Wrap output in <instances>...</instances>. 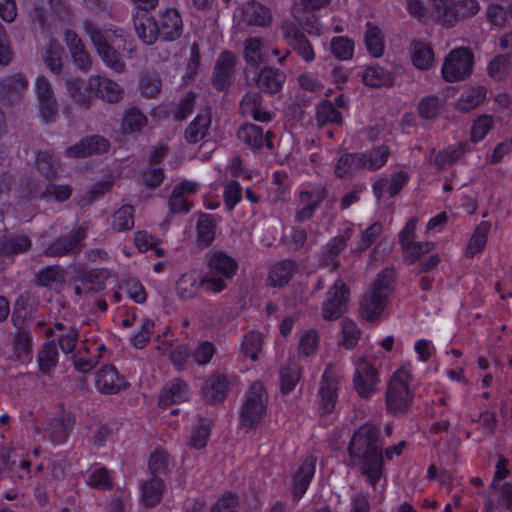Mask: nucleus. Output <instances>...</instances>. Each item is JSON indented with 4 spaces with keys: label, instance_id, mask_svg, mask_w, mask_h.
<instances>
[{
    "label": "nucleus",
    "instance_id": "obj_1",
    "mask_svg": "<svg viewBox=\"0 0 512 512\" xmlns=\"http://www.w3.org/2000/svg\"><path fill=\"white\" fill-rule=\"evenodd\" d=\"M348 458L349 464L356 466L377 490L383 471V442L375 425L366 423L354 432L348 446Z\"/></svg>",
    "mask_w": 512,
    "mask_h": 512
},
{
    "label": "nucleus",
    "instance_id": "obj_2",
    "mask_svg": "<svg viewBox=\"0 0 512 512\" xmlns=\"http://www.w3.org/2000/svg\"><path fill=\"white\" fill-rule=\"evenodd\" d=\"M84 29L103 62L112 70L122 73L125 70V63L119 50L125 49L126 33L121 29L101 31L91 21H85Z\"/></svg>",
    "mask_w": 512,
    "mask_h": 512
},
{
    "label": "nucleus",
    "instance_id": "obj_3",
    "mask_svg": "<svg viewBox=\"0 0 512 512\" xmlns=\"http://www.w3.org/2000/svg\"><path fill=\"white\" fill-rule=\"evenodd\" d=\"M238 270V262L224 251H214L208 256V271L201 278L203 289L220 293L227 288Z\"/></svg>",
    "mask_w": 512,
    "mask_h": 512
},
{
    "label": "nucleus",
    "instance_id": "obj_4",
    "mask_svg": "<svg viewBox=\"0 0 512 512\" xmlns=\"http://www.w3.org/2000/svg\"><path fill=\"white\" fill-rule=\"evenodd\" d=\"M393 279L394 270L392 268L383 269L377 275L371 290L361 301L362 316L368 321L376 320L384 310Z\"/></svg>",
    "mask_w": 512,
    "mask_h": 512
},
{
    "label": "nucleus",
    "instance_id": "obj_5",
    "mask_svg": "<svg viewBox=\"0 0 512 512\" xmlns=\"http://www.w3.org/2000/svg\"><path fill=\"white\" fill-rule=\"evenodd\" d=\"M409 375L405 370L396 371L386 390V409L392 415H403L412 403L413 395L409 389Z\"/></svg>",
    "mask_w": 512,
    "mask_h": 512
},
{
    "label": "nucleus",
    "instance_id": "obj_6",
    "mask_svg": "<svg viewBox=\"0 0 512 512\" xmlns=\"http://www.w3.org/2000/svg\"><path fill=\"white\" fill-rule=\"evenodd\" d=\"M267 395L261 382H254L248 389L240 411L242 427L252 429L262 420L266 410Z\"/></svg>",
    "mask_w": 512,
    "mask_h": 512
},
{
    "label": "nucleus",
    "instance_id": "obj_7",
    "mask_svg": "<svg viewBox=\"0 0 512 512\" xmlns=\"http://www.w3.org/2000/svg\"><path fill=\"white\" fill-rule=\"evenodd\" d=\"M473 54L467 48H456L449 52L442 66V75L447 82L462 81L472 73Z\"/></svg>",
    "mask_w": 512,
    "mask_h": 512
},
{
    "label": "nucleus",
    "instance_id": "obj_8",
    "mask_svg": "<svg viewBox=\"0 0 512 512\" xmlns=\"http://www.w3.org/2000/svg\"><path fill=\"white\" fill-rule=\"evenodd\" d=\"M88 227L84 224L73 229L66 235H62L51 242L43 254L48 257H63L79 254L83 247V240L87 236Z\"/></svg>",
    "mask_w": 512,
    "mask_h": 512
},
{
    "label": "nucleus",
    "instance_id": "obj_9",
    "mask_svg": "<svg viewBox=\"0 0 512 512\" xmlns=\"http://www.w3.org/2000/svg\"><path fill=\"white\" fill-rule=\"evenodd\" d=\"M350 292L341 279H337L328 289L322 303V317L328 321L339 319L347 310Z\"/></svg>",
    "mask_w": 512,
    "mask_h": 512
},
{
    "label": "nucleus",
    "instance_id": "obj_10",
    "mask_svg": "<svg viewBox=\"0 0 512 512\" xmlns=\"http://www.w3.org/2000/svg\"><path fill=\"white\" fill-rule=\"evenodd\" d=\"M199 184L194 181L184 180L177 184L168 198L169 213L163 224L169 225L171 216L174 214H187L193 203L188 199L189 196L197 192Z\"/></svg>",
    "mask_w": 512,
    "mask_h": 512
},
{
    "label": "nucleus",
    "instance_id": "obj_11",
    "mask_svg": "<svg viewBox=\"0 0 512 512\" xmlns=\"http://www.w3.org/2000/svg\"><path fill=\"white\" fill-rule=\"evenodd\" d=\"M236 64L237 58L232 52L224 50L219 54L211 76V83L216 90L225 91L232 85Z\"/></svg>",
    "mask_w": 512,
    "mask_h": 512
},
{
    "label": "nucleus",
    "instance_id": "obj_12",
    "mask_svg": "<svg viewBox=\"0 0 512 512\" xmlns=\"http://www.w3.org/2000/svg\"><path fill=\"white\" fill-rule=\"evenodd\" d=\"M281 29L284 39L299 57L308 63L315 60L313 46L297 24L286 22Z\"/></svg>",
    "mask_w": 512,
    "mask_h": 512
},
{
    "label": "nucleus",
    "instance_id": "obj_13",
    "mask_svg": "<svg viewBox=\"0 0 512 512\" xmlns=\"http://www.w3.org/2000/svg\"><path fill=\"white\" fill-rule=\"evenodd\" d=\"M378 382V374L374 366L364 358H360L353 377V386L357 394L368 399L375 393Z\"/></svg>",
    "mask_w": 512,
    "mask_h": 512
},
{
    "label": "nucleus",
    "instance_id": "obj_14",
    "mask_svg": "<svg viewBox=\"0 0 512 512\" xmlns=\"http://www.w3.org/2000/svg\"><path fill=\"white\" fill-rule=\"evenodd\" d=\"M155 18L161 39L174 41L181 36L183 32V22L177 9L166 8L159 10Z\"/></svg>",
    "mask_w": 512,
    "mask_h": 512
},
{
    "label": "nucleus",
    "instance_id": "obj_15",
    "mask_svg": "<svg viewBox=\"0 0 512 512\" xmlns=\"http://www.w3.org/2000/svg\"><path fill=\"white\" fill-rule=\"evenodd\" d=\"M339 385V377L331 366H327L322 375L319 388L320 408L325 413H330L334 410L338 399Z\"/></svg>",
    "mask_w": 512,
    "mask_h": 512
},
{
    "label": "nucleus",
    "instance_id": "obj_16",
    "mask_svg": "<svg viewBox=\"0 0 512 512\" xmlns=\"http://www.w3.org/2000/svg\"><path fill=\"white\" fill-rule=\"evenodd\" d=\"M109 271L95 268L81 273L76 279L75 294L82 296L87 293H97L105 289Z\"/></svg>",
    "mask_w": 512,
    "mask_h": 512
},
{
    "label": "nucleus",
    "instance_id": "obj_17",
    "mask_svg": "<svg viewBox=\"0 0 512 512\" xmlns=\"http://www.w3.org/2000/svg\"><path fill=\"white\" fill-rule=\"evenodd\" d=\"M88 86L96 97L108 103H117L123 98V88L106 77L92 75L88 79Z\"/></svg>",
    "mask_w": 512,
    "mask_h": 512
},
{
    "label": "nucleus",
    "instance_id": "obj_18",
    "mask_svg": "<svg viewBox=\"0 0 512 512\" xmlns=\"http://www.w3.org/2000/svg\"><path fill=\"white\" fill-rule=\"evenodd\" d=\"M128 386V382L114 365H105L96 374V387L103 394H116Z\"/></svg>",
    "mask_w": 512,
    "mask_h": 512
},
{
    "label": "nucleus",
    "instance_id": "obj_19",
    "mask_svg": "<svg viewBox=\"0 0 512 512\" xmlns=\"http://www.w3.org/2000/svg\"><path fill=\"white\" fill-rule=\"evenodd\" d=\"M110 147L109 141L100 135H93L83 138L75 145L66 149V154L73 158H85L95 154H102L108 151Z\"/></svg>",
    "mask_w": 512,
    "mask_h": 512
},
{
    "label": "nucleus",
    "instance_id": "obj_20",
    "mask_svg": "<svg viewBox=\"0 0 512 512\" xmlns=\"http://www.w3.org/2000/svg\"><path fill=\"white\" fill-rule=\"evenodd\" d=\"M285 81L286 74L282 70L270 66L260 69L255 78L259 90L268 94L280 92Z\"/></svg>",
    "mask_w": 512,
    "mask_h": 512
},
{
    "label": "nucleus",
    "instance_id": "obj_21",
    "mask_svg": "<svg viewBox=\"0 0 512 512\" xmlns=\"http://www.w3.org/2000/svg\"><path fill=\"white\" fill-rule=\"evenodd\" d=\"M243 21L249 26L267 27L273 16L269 7L257 1H249L242 8Z\"/></svg>",
    "mask_w": 512,
    "mask_h": 512
},
{
    "label": "nucleus",
    "instance_id": "obj_22",
    "mask_svg": "<svg viewBox=\"0 0 512 512\" xmlns=\"http://www.w3.org/2000/svg\"><path fill=\"white\" fill-rule=\"evenodd\" d=\"M32 241L26 234L8 233L0 236V256L13 257L30 250Z\"/></svg>",
    "mask_w": 512,
    "mask_h": 512
},
{
    "label": "nucleus",
    "instance_id": "obj_23",
    "mask_svg": "<svg viewBox=\"0 0 512 512\" xmlns=\"http://www.w3.org/2000/svg\"><path fill=\"white\" fill-rule=\"evenodd\" d=\"M189 397L190 390L187 383L177 378L162 389L159 396V405L161 407H168L175 403L188 401Z\"/></svg>",
    "mask_w": 512,
    "mask_h": 512
},
{
    "label": "nucleus",
    "instance_id": "obj_24",
    "mask_svg": "<svg viewBox=\"0 0 512 512\" xmlns=\"http://www.w3.org/2000/svg\"><path fill=\"white\" fill-rule=\"evenodd\" d=\"M409 176L407 172L398 171L391 178H380L373 184V192L377 199L382 198L385 194L390 197L397 195L407 183Z\"/></svg>",
    "mask_w": 512,
    "mask_h": 512
},
{
    "label": "nucleus",
    "instance_id": "obj_25",
    "mask_svg": "<svg viewBox=\"0 0 512 512\" xmlns=\"http://www.w3.org/2000/svg\"><path fill=\"white\" fill-rule=\"evenodd\" d=\"M228 388V377L224 374L214 373L205 382L203 396L211 403L222 402L226 398Z\"/></svg>",
    "mask_w": 512,
    "mask_h": 512
},
{
    "label": "nucleus",
    "instance_id": "obj_26",
    "mask_svg": "<svg viewBox=\"0 0 512 512\" xmlns=\"http://www.w3.org/2000/svg\"><path fill=\"white\" fill-rule=\"evenodd\" d=\"M315 473V459L309 457L299 466L293 478V497L299 500L306 492Z\"/></svg>",
    "mask_w": 512,
    "mask_h": 512
},
{
    "label": "nucleus",
    "instance_id": "obj_27",
    "mask_svg": "<svg viewBox=\"0 0 512 512\" xmlns=\"http://www.w3.org/2000/svg\"><path fill=\"white\" fill-rule=\"evenodd\" d=\"M134 28L140 41L152 45L159 38L155 16L142 13L134 18Z\"/></svg>",
    "mask_w": 512,
    "mask_h": 512
},
{
    "label": "nucleus",
    "instance_id": "obj_28",
    "mask_svg": "<svg viewBox=\"0 0 512 512\" xmlns=\"http://www.w3.org/2000/svg\"><path fill=\"white\" fill-rule=\"evenodd\" d=\"M73 425L74 418L68 413H63L58 417L51 418L45 430L53 443L61 444L68 437Z\"/></svg>",
    "mask_w": 512,
    "mask_h": 512
},
{
    "label": "nucleus",
    "instance_id": "obj_29",
    "mask_svg": "<svg viewBox=\"0 0 512 512\" xmlns=\"http://www.w3.org/2000/svg\"><path fill=\"white\" fill-rule=\"evenodd\" d=\"M349 236L337 235L333 237L324 247L320 258L321 264L331 267L333 271L340 266L339 254L346 248Z\"/></svg>",
    "mask_w": 512,
    "mask_h": 512
},
{
    "label": "nucleus",
    "instance_id": "obj_30",
    "mask_svg": "<svg viewBox=\"0 0 512 512\" xmlns=\"http://www.w3.org/2000/svg\"><path fill=\"white\" fill-rule=\"evenodd\" d=\"M298 271V264L293 260H281L275 263L268 276L269 284L273 287L285 286Z\"/></svg>",
    "mask_w": 512,
    "mask_h": 512
},
{
    "label": "nucleus",
    "instance_id": "obj_31",
    "mask_svg": "<svg viewBox=\"0 0 512 512\" xmlns=\"http://www.w3.org/2000/svg\"><path fill=\"white\" fill-rule=\"evenodd\" d=\"M396 74L379 65L367 67L362 75L364 85L370 87H390L395 83Z\"/></svg>",
    "mask_w": 512,
    "mask_h": 512
},
{
    "label": "nucleus",
    "instance_id": "obj_32",
    "mask_svg": "<svg viewBox=\"0 0 512 512\" xmlns=\"http://www.w3.org/2000/svg\"><path fill=\"white\" fill-rule=\"evenodd\" d=\"M412 64L419 70H429L434 64V51L423 41L414 40L410 45Z\"/></svg>",
    "mask_w": 512,
    "mask_h": 512
},
{
    "label": "nucleus",
    "instance_id": "obj_33",
    "mask_svg": "<svg viewBox=\"0 0 512 512\" xmlns=\"http://www.w3.org/2000/svg\"><path fill=\"white\" fill-rule=\"evenodd\" d=\"M58 349L53 340L43 343L37 354L38 369L45 375H50L58 364Z\"/></svg>",
    "mask_w": 512,
    "mask_h": 512
},
{
    "label": "nucleus",
    "instance_id": "obj_34",
    "mask_svg": "<svg viewBox=\"0 0 512 512\" xmlns=\"http://www.w3.org/2000/svg\"><path fill=\"white\" fill-rule=\"evenodd\" d=\"M359 153L363 169L368 171H377L387 163L391 151L388 146L379 145L370 151Z\"/></svg>",
    "mask_w": 512,
    "mask_h": 512
},
{
    "label": "nucleus",
    "instance_id": "obj_35",
    "mask_svg": "<svg viewBox=\"0 0 512 512\" xmlns=\"http://www.w3.org/2000/svg\"><path fill=\"white\" fill-rule=\"evenodd\" d=\"M360 170L364 169L359 152L344 153L335 164V175L338 178H350Z\"/></svg>",
    "mask_w": 512,
    "mask_h": 512
},
{
    "label": "nucleus",
    "instance_id": "obj_36",
    "mask_svg": "<svg viewBox=\"0 0 512 512\" xmlns=\"http://www.w3.org/2000/svg\"><path fill=\"white\" fill-rule=\"evenodd\" d=\"M237 138L252 150H259L264 144L263 129L253 123L242 124L237 131Z\"/></svg>",
    "mask_w": 512,
    "mask_h": 512
},
{
    "label": "nucleus",
    "instance_id": "obj_37",
    "mask_svg": "<svg viewBox=\"0 0 512 512\" xmlns=\"http://www.w3.org/2000/svg\"><path fill=\"white\" fill-rule=\"evenodd\" d=\"M486 99V89L482 86L466 90L458 99L456 108L460 112H470L477 108Z\"/></svg>",
    "mask_w": 512,
    "mask_h": 512
},
{
    "label": "nucleus",
    "instance_id": "obj_38",
    "mask_svg": "<svg viewBox=\"0 0 512 512\" xmlns=\"http://www.w3.org/2000/svg\"><path fill=\"white\" fill-rule=\"evenodd\" d=\"M197 242L200 247H208L215 239L216 223L210 214H201L197 221Z\"/></svg>",
    "mask_w": 512,
    "mask_h": 512
},
{
    "label": "nucleus",
    "instance_id": "obj_39",
    "mask_svg": "<svg viewBox=\"0 0 512 512\" xmlns=\"http://www.w3.org/2000/svg\"><path fill=\"white\" fill-rule=\"evenodd\" d=\"M454 0H432V15L447 27L456 24Z\"/></svg>",
    "mask_w": 512,
    "mask_h": 512
},
{
    "label": "nucleus",
    "instance_id": "obj_40",
    "mask_svg": "<svg viewBox=\"0 0 512 512\" xmlns=\"http://www.w3.org/2000/svg\"><path fill=\"white\" fill-rule=\"evenodd\" d=\"M512 69V57L510 54L495 56L488 64L487 72L489 77L495 81L505 80Z\"/></svg>",
    "mask_w": 512,
    "mask_h": 512
},
{
    "label": "nucleus",
    "instance_id": "obj_41",
    "mask_svg": "<svg viewBox=\"0 0 512 512\" xmlns=\"http://www.w3.org/2000/svg\"><path fill=\"white\" fill-rule=\"evenodd\" d=\"M202 287L201 279H198L196 271H189L184 273L176 283V291L182 299H191L196 294L198 289Z\"/></svg>",
    "mask_w": 512,
    "mask_h": 512
},
{
    "label": "nucleus",
    "instance_id": "obj_42",
    "mask_svg": "<svg viewBox=\"0 0 512 512\" xmlns=\"http://www.w3.org/2000/svg\"><path fill=\"white\" fill-rule=\"evenodd\" d=\"M364 42L367 51L372 57L378 58L383 55L385 44L380 28L368 23L364 34Z\"/></svg>",
    "mask_w": 512,
    "mask_h": 512
},
{
    "label": "nucleus",
    "instance_id": "obj_43",
    "mask_svg": "<svg viewBox=\"0 0 512 512\" xmlns=\"http://www.w3.org/2000/svg\"><path fill=\"white\" fill-rule=\"evenodd\" d=\"M211 119L208 115H198L186 128L185 139L190 144L201 141L208 133Z\"/></svg>",
    "mask_w": 512,
    "mask_h": 512
},
{
    "label": "nucleus",
    "instance_id": "obj_44",
    "mask_svg": "<svg viewBox=\"0 0 512 512\" xmlns=\"http://www.w3.org/2000/svg\"><path fill=\"white\" fill-rule=\"evenodd\" d=\"M164 488V483L161 478H152L145 481L142 485V501L147 507H154L157 505L161 498Z\"/></svg>",
    "mask_w": 512,
    "mask_h": 512
},
{
    "label": "nucleus",
    "instance_id": "obj_45",
    "mask_svg": "<svg viewBox=\"0 0 512 512\" xmlns=\"http://www.w3.org/2000/svg\"><path fill=\"white\" fill-rule=\"evenodd\" d=\"M301 378V368L295 362H289L280 370V389L283 394L290 393Z\"/></svg>",
    "mask_w": 512,
    "mask_h": 512
},
{
    "label": "nucleus",
    "instance_id": "obj_46",
    "mask_svg": "<svg viewBox=\"0 0 512 512\" xmlns=\"http://www.w3.org/2000/svg\"><path fill=\"white\" fill-rule=\"evenodd\" d=\"M244 59L248 65L253 67H258L260 64L266 62L263 53V43L260 38L250 37L245 40Z\"/></svg>",
    "mask_w": 512,
    "mask_h": 512
},
{
    "label": "nucleus",
    "instance_id": "obj_47",
    "mask_svg": "<svg viewBox=\"0 0 512 512\" xmlns=\"http://www.w3.org/2000/svg\"><path fill=\"white\" fill-rule=\"evenodd\" d=\"M490 228L491 223L487 221H482L476 226L466 249L469 257H473L485 247Z\"/></svg>",
    "mask_w": 512,
    "mask_h": 512
},
{
    "label": "nucleus",
    "instance_id": "obj_48",
    "mask_svg": "<svg viewBox=\"0 0 512 512\" xmlns=\"http://www.w3.org/2000/svg\"><path fill=\"white\" fill-rule=\"evenodd\" d=\"M83 82L78 78L68 79L66 81V88L69 97L73 102L84 110H88L92 104V97L82 89Z\"/></svg>",
    "mask_w": 512,
    "mask_h": 512
},
{
    "label": "nucleus",
    "instance_id": "obj_49",
    "mask_svg": "<svg viewBox=\"0 0 512 512\" xmlns=\"http://www.w3.org/2000/svg\"><path fill=\"white\" fill-rule=\"evenodd\" d=\"M62 53H63V49L60 46V44L57 43L56 41L51 40L47 44V46L44 50V53L42 55L43 61L46 64V66L48 67V69L57 75H59L62 72V67H63L62 62H61Z\"/></svg>",
    "mask_w": 512,
    "mask_h": 512
},
{
    "label": "nucleus",
    "instance_id": "obj_50",
    "mask_svg": "<svg viewBox=\"0 0 512 512\" xmlns=\"http://www.w3.org/2000/svg\"><path fill=\"white\" fill-rule=\"evenodd\" d=\"M86 483L92 488L101 490L111 489L112 487L108 469L99 465L91 467L86 478Z\"/></svg>",
    "mask_w": 512,
    "mask_h": 512
},
{
    "label": "nucleus",
    "instance_id": "obj_51",
    "mask_svg": "<svg viewBox=\"0 0 512 512\" xmlns=\"http://www.w3.org/2000/svg\"><path fill=\"white\" fill-rule=\"evenodd\" d=\"M147 117L135 107L126 111L122 120V128L125 132H140L147 125Z\"/></svg>",
    "mask_w": 512,
    "mask_h": 512
},
{
    "label": "nucleus",
    "instance_id": "obj_52",
    "mask_svg": "<svg viewBox=\"0 0 512 512\" xmlns=\"http://www.w3.org/2000/svg\"><path fill=\"white\" fill-rule=\"evenodd\" d=\"M332 55L338 60L345 61L353 57L354 42L343 36L333 37L330 43Z\"/></svg>",
    "mask_w": 512,
    "mask_h": 512
},
{
    "label": "nucleus",
    "instance_id": "obj_53",
    "mask_svg": "<svg viewBox=\"0 0 512 512\" xmlns=\"http://www.w3.org/2000/svg\"><path fill=\"white\" fill-rule=\"evenodd\" d=\"M262 344L263 336L258 332L250 331L244 336L241 352L244 357L256 361L258 359V353L262 349Z\"/></svg>",
    "mask_w": 512,
    "mask_h": 512
},
{
    "label": "nucleus",
    "instance_id": "obj_54",
    "mask_svg": "<svg viewBox=\"0 0 512 512\" xmlns=\"http://www.w3.org/2000/svg\"><path fill=\"white\" fill-rule=\"evenodd\" d=\"M148 467L153 478H160L161 475L166 474L170 467V458L168 453L164 450L154 451L149 457Z\"/></svg>",
    "mask_w": 512,
    "mask_h": 512
},
{
    "label": "nucleus",
    "instance_id": "obj_55",
    "mask_svg": "<svg viewBox=\"0 0 512 512\" xmlns=\"http://www.w3.org/2000/svg\"><path fill=\"white\" fill-rule=\"evenodd\" d=\"M63 280V269L52 265L40 270L35 276V284L40 287H52Z\"/></svg>",
    "mask_w": 512,
    "mask_h": 512
},
{
    "label": "nucleus",
    "instance_id": "obj_56",
    "mask_svg": "<svg viewBox=\"0 0 512 512\" xmlns=\"http://www.w3.org/2000/svg\"><path fill=\"white\" fill-rule=\"evenodd\" d=\"M112 226L117 231L130 230L134 226V208L123 205L113 214Z\"/></svg>",
    "mask_w": 512,
    "mask_h": 512
},
{
    "label": "nucleus",
    "instance_id": "obj_57",
    "mask_svg": "<svg viewBox=\"0 0 512 512\" xmlns=\"http://www.w3.org/2000/svg\"><path fill=\"white\" fill-rule=\"evenodd\" d=\"M443 104V101L437 96L424 97L418 104V113L423 119H433L439 114Z\"/></svg>",
    "mask_w": 512,
    "mask_h": 512
},
{
    "label": "nucleus",
    "instance_id": "obj_58",
    "mask_svg": "<svg viewBox=\"0 0 512 512\" xmlns=\"http://www.w3.org/2000/svg\"><path fill=\"white\" fill-rule=\"evenodd\" d=\"M209 436L210 425L206 420L200 418L192 427L189 444L193 448L201 449L206 446Z\"/></svg>",
    "mask_w": 512,
    "mask_h": 512
},
{
    "label": "nucleus",
    "instance_id": "obj_59",
    "mask_svg": "<svg viewBox=\"0 0 512 512\" xmlns=\"http://www.w3.org/2000/svg\"><path fill=\"white\" fill-rule=\"evenodd\" d=\"M435 247L433 242H412L402 248L404 260L409 264L415 263L423 254L429 253Z\"/></svg>",
    "mask_w": 512,
    "mask_h": 512
},
{
    "label": "nucleus",
    "instance_id": "obj_60",
    "mask_svg": "<svg viewBox=\"0 0 512 512\" xmlns=\"http://www.w3.org/2000/svg\"><path fill=\"white\" fill-rule=\"evenodd\" d=\"M341 332H342V338H341L342 346H344L346 349H352L353 347H355L357 345L358 340L361 335V331L352 320H348V319L342 320Z\"/></svg>",
    "mask_w": 512,
    "mask_h": 512
},
{
    "label": "nucleus",
    "instance_id": "obj_61",
    "mask_svg": "<svg viewBox=\"0 0 512 512\" xmlns=\"http://www.w3.org/2000/svg\"><path fill=\"white\" fill-rule=\"evenodd\" d=\"M240 499L232 492H226L210 508L209 512H239Z\"/></svg>",
    "mask_w": 512,
    "mask_h": 512
},
{
    "label": "nucleus",
    "instance_id": "obj_62",
    "mask_svg": "<svg viewBox=\"0 0 512 512\" xmlns=\"http://www.w3.org/2000/svg\"><path fill=\"white\" fill-rule=\"evenodd\" d=\"M72 189L69 185L47 184L43 191H40V199H54L57 202H64L70 198Z\"/></svg>",
    "mask_w": 512,
    "mask_h": 512
},
{
    "label": "nucleus",
    "instance_id": "obj_63",
    "mask_svg": "<svg viewBox=\"0 0 512 512\" xmlns=\"http://www.w3.org/2000/svg\"><path fill=\"white\" fill-rule=\"evenodd\" d=\"M317 120L322 124L327 122L341 124L342 115L332 102L324 101L317 108Z\"/></svg>",
    "mask_w": 512,
    "mask_h": 512
},
{
    "label": "nucleus",
    "instance_id": "obj_64",
    "mask_svg": "<svg viewBox=\"0 0 512 512\" xmlns=\"http://www.w3.org/2000/svg\"><path fill=\"white\" fill-rule=\"evenodd\" d=\"M319 342V336L316 330L311 329L306 331L302 337L300 338L299 345H298V352L299 354L308 357L312 355Z\"/></svg>",
    "mask_w": 512,
    "mask_h": 512
}]
</instances>
